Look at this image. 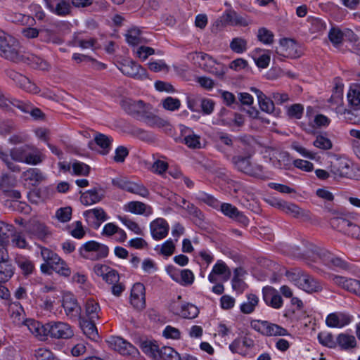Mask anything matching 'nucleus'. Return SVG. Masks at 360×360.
I'll use <instances>...</instances> for the list:
<instances>
[{"instance_id":"nucleus-1","label":"nucleus","mask_w":360,"mask_h":360,"mask_svg":"<svg viewBox=\"0 0 360 360\" xmlns=\"http://www.w3.org/2000/svg\"><path fill=\"white\" fill-rule=\"evenodd\" d=\"M14 227L12 224L0 221V283H6L14 275L15 268L9 256L7 244L9 232Z\"/></svg>"},{"instance_id":"nucleus-2","label":"nucleus","mask_w":360,"mask_h":360,"mask_svg":"<svg viewBox=\"0 0 360 360\" xmlns=\"http://www.w3.org/2000/svg\"><path fill=\"white\" fill-rule=\"evenodd\" d=\"M286 276L297 288L308 293L318 292L323 290L321 282L301 269L288 271Z\"/></svg>"},{"instance_id":"nucleus-3","label":"nucleus","mask_w":360,"mask_h":360,"mask_svg":"<svg viewBox=\"0 0 360 360\" xmlns=\"http://www.w3.org/2000/svg\"><path fill=\"white\" fill-rule=\"evenodd\" d=\"M0 56L13 62L24 60V56L21 55L19 50L18 40L1 30H0Z\"/></svg>"},{"instance_id":"nucleus-4","label":"nucleus","mask_w":360,"mask_h":360,"mask_svg":"<svg viewBox=\"0 0 360 360\" xmlns=\"http://www.w3.org/2000/svg\"><path fill=\"white\" fill-rule=\"evenodd\" d=\"M232 163L234 167L240 172L250 176L265 179L266 174L264 172L263 167L250 161V156L235 155L232 158Z\"/></svg>"},{"instance_id":"nucleus-5","label":"nucleus","mask_w":360,"mask_h":360,"mask_svg":"<svg viewBox=\"0 0 360 360\" xmlns=\"http://www.w3.org/2000/svg\"><path fill=\"white\" fill-rule=\"evenodd\" d=\"M79 252L82 257L96 261L105 258L108 255L109 248L105 245L90 240L80 247Z\"/></svg>"},{"instance_id":"nucleus-6","label":"nucleus","mask_w":360,"mask_h":360,"mask_svg":"<svg viewBox=\"0 0 360 360\" xmlns=\"http://www.w3.org/2000/svg\"><path fill=\"white\" fill-rule=\"evenodd\" d=\"M251 327L266 336L290 335L285 328L267 321L254 320L251 322Z\"/></svg>"},{"instance_id":"nucleus-7","label":"nucleus","mask_w":360,"mask_h":360,"mask_svg":"<svg viewBox=\"0 0 360 360\" xmlns=\"http://www.w3.org/2000/svg\"><path fill=\"white\" fill-rule=\"evenodd\" d=\"M112 184L122 190L143 198H148L150 195L149 190L141 183L134 182L124 179H117L112 180Z\"/></svg>"},{"instance_id":"nucleus-8","label":"nucleus","mask_w":360,"mask_h":360,"mask_svg":"<svg viewBox=\"0 0 360 360\" xmlns=\"http://www.w3.org/2000/svg\"><path fill=\"white\" fill-rule=\"evenodd\" d=\"M47 335L57 339H68L74 335V332L67 323L51 321L47 323Z\"/></svg>"},{"instance_id":"nucleus-9","label":"nucleus","mask_w":360,"mask_h":360,"mask_svg":"<svg viewBox=\"0 0 360 360\" xmlns=\"http://www.w3.org/2000/svg\"><path fill=\"white\" fill-rule=\"evenodd\" d=\"M118 68L124 75L136 79L143 80L148 77L146 70L133 60H124Z\"/></svg>"},{"instance_id":"nucleus-10","label":"nucleus","mask_w":360,"mask_h":360,"mask_svg":"<svg viewBox=\"0 0 360 360\" xmlns=\"http://www.w3.org/2000/svg\"><path fill=\"white\" fill-rule=\"evenodd\" d=\"M121 105L126 112L139 120L150 107L149 104L145 103L141 100L134 101L129 98L123 100Z\"/></svg>"},{"instance_id":"nucleus-11","label":"nucleus","mask_w":360,"mask_h":360,"mask_svg":"<svg viewBox=\"0 0 360 360\" xmlns=\"http://www.w3.org/2000/svg\"><path fill=\"white\" fill-rule=\"evenodd\" d=\"M26 233L31 237L45 240L51 236L49 229L42 222L37 220L30 221L25 226Z\"/></svg>"},{"instance_id":"nucleus-12","label":"nucleus","mask_w":360,"mask_h":360,"mask_svg":"<svg viewBox=\"0 0 360 360\" xmlns=\"http://www.w3.org/2000/svg\"><path fill=\"white\" fill-rule=\"evenodd\" d=\"M6 75L20 88L25 91L32 94H37L39 92V87L35 84L32 83L29 78L15 72V70H6Z\"/></svg>"},{"instance_id":"nucleus-13","label":"nucleus","mask_w":360,"mask_h":360,"mask_svg":"<svg viewBox=\"0 0 360 360\" xmlns=\"http://www.w3.org/2000/svg\"><path fill=\"white\" fill-rule=\"evenodd\" d=\"M46 7L53 14L64 17L72 12V4L68 0H44Z\"/></svg>"},{"instance_id":"nucleus-14","label":"nucleus","mask_w":360,"mask_h":360,"mask_svg":"<svg viewBox=\"0 0 360 360\" xmlns=\"http://www.w3.org/2000/svg\"><path fill=\"white\" fill-rule=\"evenodd\" d=\"M171 311L176 315L190 319L195 318L199 314L198 307L189 303L174 302L171 305Z\"/></svg>"},{"instance_id":"nucleus-15","label":"nucleus","mask_w":360,"mask_h":360,"mask_svg":"<svg viewBox=\"0 0 360 360\" xmlns=\"http://www.w3.org/2000/svg\"><path fill=\"white\" fill-rule=\"evenodd\" d=\"M169 230L167 221L163 218H157L150 224V231L152 238L155 240L165 238Z\"/></svg>"},{"instance_id":"nucleus-16","label":"nucleus","mask_w":360,"mask_h":360,"mask_svg":"<svg viewBox=\"0 0 360 360\" xmlns=\"http://www.w3.org/2000/svg\"><path fill=\"white\" fill-rule=\"evenodd\" d=\"M108 342L112 349L123 356L133 355L136 353V349L122 338L112 337Z\"/></svg>"},{"instance_id":"nucleus-17","label":"nucleus","mask_w":360,"mask_h":360,"mask_svg":"<svg viewBox=\"0 0 360 360\" xmlns=\"http://www.w3.org/2000/svg\"><path fill=\"white\" fill-rule=\"evenodd\" d=\"M221 212L226 217L240 223L243 226H248L249 224L248 218L240 212L238 208L230 203L224 202L220 204Z\"/></svg>"},{"instance_id":"nucleus-18","label":"nucleus","mask_w":360,"mask_h":360,"mask_svg":"<svg viewBox=\"0 0 360 360\" xmlns=\"http://www.w3.org/2000/svg\"><path fill=\"white\" fill-rule=\"evenodd\" d=\"M130 302L137 309L145 307V287L142 283H135L131 290Z\"/></svg>"},{"instance_id":"nucleus-19","label":"nucleus","mask_w":360,"mask_h":360,"mask_svg":"<svg viewBox=\"0 0 360 360\" xmlns=\"http://www.w3.org/2000/svg\"><path fill=\"white\" fill-rule=\"evenodd\" d=\"M330 172L335 177L352 178V167L346 160H337L332 163Z\"/></svg>"},{"instance_id":"nucleus-20","label":"nucleus","mask_w":360,"mask_h":360,"mask_svg":"<svg viewBox=\"0 0 360 360\" xmlns=\"http://www.w3.org/2000/svg\"><path fill=\"white\" fill-rule=\"evenodd\" d=\"M263 300L265 303L274 309H280L283 306V299L278 291L272 287H265L262 290Z\"/></svg>"},{"instance_id":"nucleus-21","label":"nucleus","mask_w":360,"mask_h":360,"mask_svg":"<svg viewBox=\"0 0 360 360\" xmlns=\"http://www.w3.org/2000/svg\"><path fill=\"white\" fill-rule=\"evenodd\" d=\"M181 134L184 136V143L190 148H202L200 136L194 134L193 130L184 125H180Z\"/></svg>"},{"instance_id":"nucleus-22","label":"nucleus","mask_w":360,"mask_h":360,"mask_svg":"<svg viewBox=\"0 0 360 360\" xmlns=\"http://www.w3.org/2000/svg\"><path fill=\"white\" fill-rule=\"evenodd\" d=\"M167 272L169 274L172 278L181 283L183 285H191L194 281V275L189 269H184L180 271V277L177 273L176 269L174 266H168Z\"/></svg>"},{"instance_id":"nucleus-23","label":"nucleus","mask_w":360,"mask_h":360,"mask_svg":"<svg viewBox=\"0 0 360 360\" xmlns=\"http://www.w3.org/2000/svg\"><path fill=\"white\" fill-rule=\"evenodd\" d=\"M105 196V191L101 188H94L82 193L80 197L82 203L91 205L101 201Z\"/></svg>"},{"instance_id":"nucleus-24","label":"nucleus","mask_w":360,"mask_h":360,"mask_svg":"<svg viewBox=\"0 0 360 360\" xmlns=\"http://www.w3.org/2000/svg\"><path fill=\"white\" fill-rule=\"evenodd\" d=\"M331 279L335 284L357 295L360 286V281L336 275L332 276Z\"/></svg>"},{"instance_id":"nucleus-25","label":"nucleus","mask_w":360,"mask_h":360,"mask_svg":"<svg viewBox=\"0 0 360 360\" xmlns=\"http://www.w3.org/2000/svg\"><path fill=\"white\" fill-rule=\"evenodd\" d=\"M63 307L67 316L75 319L79 316L81 309L73 295L67 294L63 296Z\"/></svg>"},{"instance_id":"nucleus-26","label":"nucleus","mask_w":360,"mask_h":360,"mask_svg":"<svg viewBox=\"0 0 360 360\" xmlns=\"http://www.w3.org/2000/svg\"><path fill=\"white\" fill-rule=\"evenodd\" d=\"M26 158L27 165H37L41 164L46 158V155L42 150L34 145L26 144Z\"/></svg>"},{"instance_id":"nucleus-27","label":"nucleus","mask_w":360,"mask_h":360,"mask_svg":"<svg viewBox=\"0 0 360 360\" xmlns=\"http://www.w3.org/2000/svg\"><path fill=\"white\" fill-rule=\"evenodd\" d=\"M86 221L89 223H95L96 226L98 227L101 224L108 219V215L101 207H96L85 211L83 214Z\"/></svg>"},{"instance_id":"nucleus-28","label":"nucleus","mask_w":360,"mask_h":360,"mask_svg":"<svg viewBox=\"0 0 360 360\" xmlns=\"http://www.w3.org/2000/svg\"><path fill=\"white\" fill-rule=\"evenodd\" d=\"M270 160L274 167L281 169H288L292 165L289 153L285 151L275 152L270 158Z\"/></svg>"},{"instance_id":"nucleus-29","label":"nucleus","mask_w":360,"mask_h":360,"mask_svg":"<svg viewBox=\"0 0 360 360\" xmlns=\"http://www.w3.org/2000/svg\"><path fill=\"white\" fill-rule=\"evenodd\" d=\"M352 321V317L344 313H333L326 318V324L329 327L342 328L348 325Z\"/></svg>"},{"instance_id":"nucleus-30","label":"nucleus","mask_w":360,"mask_h":360,"mask_svg":"<svg viewBox=\"0 0 360 360\" xmlns=\"http://www.w3.org/2000/svg\"><path fill=\"white\" fill-rule=\"evenodd\" d=\"M96 320H90L86 318L79 319V325L84 334L90 340L98 341L99 335L95 324Z\"/></svg>"},{"instance_id":"nucleus-31","label":"nucleus","mask_w":360,"mask_h":360,"mask_svg":"<svg viewBox=\"0 0 360 360\" xmlns=\"http://www.w3.org/2000/svg\"><path fill=\"white\" fill-rule=\"evenodd\" d=\"M151 106L148 109L147 111L145 112L143 117L141 118L140 121L143 122L148 126L150 127H165L169 125V122L167 120H164L155 115H154L151 111Z\"/></svg>"},{"instance_id":"nucleus-32","label":"nucleus","mask_w":360,"mask_h":360,"mask_svg":"<svg viewBox=\"0 0 360 360\" xmlns=\"http://www.w3.org/2000/svg\"><path fill=\"white\" fill-rule=\"evenodd\" d=\"M280 205L285 213L292 215L293 217L304 220H307L310 218L309 212L301 209L295 204L283 202H281Z\"/></svg>"},{"instance_id":"nucleus-33","label":"nucleus","mask_w":360,"mask_h":360,"mask_svg":"<svg viewBox=\"0 0 360 360\" xmlns=\"http://www.w3.org/2000/svg\"><path fill=\"white\" fill-rule=\"evenodd\" d=\"M319 255L323 262L329 267H339L345 269L347 266L345 261L339 257H335L328 251L322 250Z\"/></svg>"},{"instance_id":"nucleus-34","label":"nucleus","mask_w":360,"mask_h":360,"mask_svg":"<svg viewBox=\"0 0 360 360\" xmlns=\"http://www.w3.org/2000/svg\"><path fill=\"white\" fill-rule=\"evenodd\" d=\"M25 326L35 337L42 339L47 336V323L44 326L39 321L28 319L25 321Z\"/></svg>"},{"instance_id":"nucleus-35","label":"nucleus","mask_w":360,"mask_h":360,"mask_svg":"<svg viewBox=\"0 0 360 360\" xmlns=\"http://www.w3.org/2000/svg\"><path fill=\"white\" fill-rule=\"evenodd\" d=\"M101 307L94 299H88L85 304V316L90 320H97L100 317Z\"/></svg>"},{"instance_id":"nucleus-36","label":"nucleus","mask_w":360,"mask_h":360,"mask_svg":"<svg viewBox=\"0 0 360 360\" xmlns=\"http://www.w3.org/2000/svg\"><path fill=\"white\" fill-rule=\"evenodd\" d=\"M25 181H29L33 186H37L46 179V176L38 168H30L23 173Z\"/></svg>"},{"instance_id":"nucleus-37","label":"nucleus","mask_w":360,"mask_h":360,"mask_svg":"<svg viewBox=\"0 0 360 360\" xmlns=\"http://www.w3.org/2000/svg\"><path fill=\"white\" fill-rule=\"evenodd\" d=\"M349 106L352 110H360V86L351 87L347 93Z\"/></svg>"},{"instance_id":"nucleus-38","label":"nucleus","mask_w":360,"mask_h":360,"mask_svg":"<svg viewBox=\"0 0 360 360\" xmlns=\"http://www.w3.org/2000/svg\"><path fill=\"white\" fill-rule=\"evenodd\" d=\"M254 345V341L248 337L238 338L229 345V349L233 353H240L244 347L250 348Z\"/></svg>"},{"instance_id":"nucleus-39","label":"nucleus","mask_w":360,"mask_h":360,"mask_svg":"<svg viewBox=\"0 0 360 360\" xmlns=\"http://www.w3.org/2000/svg\"><path fill=\"white\" fill-rule=\"evenodd\" d=\"M15 262L25 276L31 274L34 269V263L29 258L22 255H17Z\"/></svg>"},{"instance_id":"nucleus-40","label":"nucleus","mask_w":360,"mask_h":360,"mask_svg":"<svg viewBox=\"0 0 360 360\" xmlns=\"http://www.w3.org/2000/svg\"><path fill=\"white\" fill-rule=\"evenodd\" d=\"M95 143L101 148V153L106 155L110 150L112 139L107 135L96 133L94 136Z\"/></svg>"},{"instance_id":"nucleus-41","label":"nucleus","mask_w":360,"mask_h":360,"mask_svg":"<svg viewBox=\"0 0 360 360\" xmlns=\"http://www.w3.org/2000/svg\"><path fill=\"white\" fill-rule=\"evenodd\" d=\"M125 37L127 42L131 46H138L146 42V39L141 36V32L137 28L128 30Z\"/></svg>"},{"instance_id":"nucleus-42","label":"nucleus","mask_w":360,"mask_h":360,"mask_svg":"<svg viewBox=\"0 0 360 360\" xmlns=\"http://www.w3.org/2000/svg\"><path fill=\"white\" fill-rule=\"evenodd\" d=\"M148 209V214L152 213L150 207H148L145 203L139 201H131L125 205V210L135 214H143Z\"/></svg>"},{"instance_id":"nucleus-43","label":"nucleus","mask_w":360,"mask_h":360,"mask_svg":"<svg viewBox=\"0 0 360 360\" xmlns=\"http://www.w3.org/2000/svg\"><path fill=\"white\" fill-rule=\"evenodd\" d=\"M140 347L143 353L153 360H157L160 348L155 343L150 341H144L141 343Z\"/></svg>"},{"instance_id":"nucleus-44","label":"nucleus","mask_w":360,"mask_h":360,"mask_svg":"<svg viewBox=\"0 0 360 360\" xmlns=\"http://www.w3.org/2000/svg\"><path fill=\"white\" fill-rule=\"evenodd\" d=\"M337 342L339 346L344 349H352L356 345L355 337L345 333H341L338 336Z\"/></svg>"},{"instance_id":"nucleus-45","label":"nucleus","mask_w":360,"mask_h":360,"mask_svg":"<svg viewBox=\"0 0 360 360\" xmlns=\"http://www.w3.org/2000/svg\"><path fill=\"white\" fill-rule=\"evenodd\" d=\"M157 360H181L179 354L171 347H162L159 351Z\"/></svg>"},{"instance_id":"nucleus-46","label":"nucleus","mask_w":360,"mask_h":360,"mask_svg":"<svg viewBox=\"0 0 360 360\" xmlns=\"http://www.w3.org/2000/svg\"><path fill=\"white\" fill-rule=\"evenodd\" d=\"M259 298L254 294H249L247 295V301L244 302L240 305V311L243 314H250L254 311L256 306L258 304Z\"/></svg>"},{"instance_id":"nucleus-47","label":"nucleus","mask_w":360,"mask_h":360,"mask_svg":"<svg viewBox=\"0 0 360 360\" xmlns=\"http://www.w3.org/2000/svg\"><path fill=\"white\" fill-rule=\"evenodd\" d=\"M280 44L282 48L283 56L287 57H295L297 44L295 41L290 39H282L280 41Z\"/></svg>"},{"instance_id":"nucleus-48","label":"nucleus","mask_w":360,"mask_h":360,"mask_svg":"<svg viewBox=\"0 0 360 360\" xmlns=\"http://www.w3.org/2000/svg\"><path fill=\"white\" fill-rule=\"evenodd\" d=\"M26 153V145H25L21 147L12 148L10 150V156L12 160L27 164Z\"/></svg>"},{"instance_id":"nucleus-49","label":"nucleus","mask_w":360,"mask_h":360,"mask_svg":"<svg viewBox=\"0 0 360 360\" xmlns=\"http://www.w3.org/2000/svg\"><path fill=\"white\" fill-rule=\"evenodd\" d=\"M230 49L236 53H243L248 49V41L242 37H235L230 43Z\"/></svg>"},{"instance_id":"nucleus-50","label":"nucleus","mask_w":360,"mask_h":360,"mask_svg":"<svg viewBox=\"0 0 360 360\" xmlns=\"http://www.w3.org/2000/svg\"><path fill=\"white\" fill-rule=\"evenodd\" d=\"M195 197L198 200L204 202L213 208L217 209L219 207L220 202L217 199L203 191H199L196 194Z\"/></svg>"},{"instance_id":"nucleus-51","label":"nucleus","mask_w":360,"mask_h":360,"mask_svg":"<svg viewBox=\"0 0 360 360\" xmlns=\"http://www.w3.org/2000/svg\"><path fill=\"white\" fill-rule=\"evenodd\" d=\"M226 20L231 25L233 26H243L248 25V21L243 16L237 14L236 12H229L226 15Z\"/></svg>"},{"instance_id":"nucleus-52","label":"nucleus","mask_w":360,"mask_h":360,"mask_svg":"<svg viewBox=\"0 0 360 360\" xmlns=\"http://www.w3.org/2000/svg\"><path fill=\"white\" fill-rule=\"evenodd\" d=\"M52 269L53 271H56L57 274L63 276H69L71 274V270L68 267L66 262L63 260L59 257V261H56L55 263H53L52 264Z\"/></svg>"},{"instance_id":"nucleus-53","label":"nucleus","mask_w":360,"mask_h":360,"mask_svg":"<svg viewBox=\"0 0 360 360\" xmlns=\"http://www.w3.org/2000/svg\"><path fill=\"white\" fill-rule=\"evenodd\" d=\"M212 271L216 275L223 276L225 281L229 279L231 276V271L229 267L221 260L217 261V262L214 265Z\"/></svg>"},{"instance_id":"nucleus-54","label":"nucleus","mask_w":360,"mask_h":360,"mask_svg":"<svg viewBox=\"0 0 360 360\" xmlns=\"http://www.w3.org/2000/svg\"><path fill=\"white\" fill-rule=\"evenodd\" d=\"M38 248L40 250V255L44 262L52 264L56 260L59 261V256L51 250L41 245H39Z\"/></svg>"},{"instance_id":"nucleus-55","label":"nucleus","mask_w":360,"mask_h":360,"mask_svg":"<svg viewBox=\"0 0 360 360\" xmlns=\"http://www.w3.org/2000/svg\"><path fill=\"white\" fill-rule=\"evenodd\" d=\"M72 173L77 176H88L90 172V167L84 163L75 160L72 163Z\"/></svg>"},{"instance_id":"nucleus-56","label":"nucleus","mask_w":360,"mask_h":360,"mask_svg":"<svg viewBox=\"0 0 360 360\" xmlns=\"http://www.w3.org/2000/svg\"><path fill=\"white\" fill-rule=\"evenodd\" d=\"M313 145L316 148L324 150H330L333 147L332 141L328 137L322 134L316 136L313 142Z\"/></svg>"},{"instance_id":"nucleus-57","label":"nucleus","mask_w":360,"mask_h":360,"mask_svg":"<svg viewBox=\"0 0 360 360\" xmlns=\"http://www.w3.org/2000/svg\"><path fill=\"white\" fill-rule=\"evenodd\" d=\"M304 113V106L300 103L291 105L287 110V115L290 118L300 120Z\"/></svg>"},{"instance_id":"nucleus-58","label":"nucleus","mask_w":360,"mask_h":360,"mask_svg":"<svg viewBox=\"0 0 360 360\" xmlns=\"http://www.w3.org/2000/svg\"><path fill=\"white\" fill-rule=\"evenodd\" d=\"M257 38L264 44H271L274 42V35L271 31L262 27L258 30Z\"/></svg>"},{"instance_id":"nucleus-59","label":"nucleus","mask_w":360,"mask_h":360,"mask_svg":"<svg viewBox=\"0 0 360 360\" xmlns=\"http://www.w3.org/2000/svg\"><path fill=\"white\" fill-rule=\"evenodd\" d=\"M168 169V163L161 160H155L150 170L157 174L162 176Z\"/></svg>"},{"instance_id":"nucleus-60","label":"nucleus","mask_w":360,"mask_h":360,"mask_svg":"<svg viewBox=\"0 0 360 360\" xmlns=\"http://www.w3.org/2000/svg\"><path fill=\"white\" fill-rule=\"evenodd\" d=\"M15 184V180L12 175L8 174H2L0 179V188L3 191L6 192Z\"/></svg>"},{"instance_id":"nucleus-61","label":"nucleus","mask_w":360,"mask_h":360,"mask_svg":"<svg viewBox=\"0 0 360 360\" xmlns=\"http://www.w3.org/2000/svg\"><path fill=\"white\" fill-rule=\"evenodd\" d=\"M26 59L30 62V63L36 68H39L41 70H46L48 69L47 63L42 58L34 55L29 54L26 57Z\"/></svg>"},{"instance_id":"nucleus-62","label":"nucleus","mask_w":360,"mask_h":360,"mask_svg":"<svg viewBox=\"0 0 360 360\" xmlns=\"http://www.w3.org/2000/svg\"><path fill=\"white\" fill-rule=\"evenodd\" d=\"M162 105L167 110L174 111L180 108L181 102L178 98L169 96L162 101Z\"/></svg>"},{"instance_id":"nucleus-63","label":"nucleus","mask_w":360,"mask_h":360,"mask_svg":"<svg viewBox=\"0 0 360 360\" xmlns=\"http://www.w3.org/2000/svg\"><path fill=\"white\" fill-rule=\"evenodd\" d=\"M72 217V208L70 207H61L56 212V217L61 222H68Z\"/></svg>"},{"instance_id":"nucleus-64","label":"nucleus","mask_w":360,"mask_h":360,"mask_svg":"<svg viewBox=\"0 0 360 360\" xmlns=\"http://www.w3.org/2000/svg\"><path fill=\"white\" fill-rule=\"evenodd\" d=\"M344 34L342 32L336 27H332L328 32L329 40L334 44L338 45L342 43Z\"/></svg>"}]
</instances>
